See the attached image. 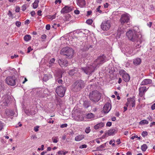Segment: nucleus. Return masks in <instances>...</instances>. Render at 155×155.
<instances>
[{
  "label": "nucleus",
  "instance_id": "1",
  "mask_svg": "<svg viewBox=\"0 0 155 155\" xmlns=\"http://www.w3.org/2000/svg\"><path fill=\"white\" fill-rule=\"evenodd\" d=\"M126 36L128 39L131 41L134 42L135 45V47L137 48L140 47L141 43V36L137 35L135 32L131 30H130L126 33Z\"/></svg>",
  "mask_w": 155,
  "mask_h": 155
},
{
  "label": "nucleus",
  "instance_id": "2",
  "mask_svg": "<svg viewBox=\"0 0 155 155\" xmlns=\"http://www.w3.org/2000/svg\"><path fill=\"white\" fill-rule=\"evenodd\" d=\"M74 52V51L72 48L67 47L63 48L61 50L60 54L66 56L67 58H71L73 56Z\"/></svg>",
  "mask_w": 155,
  "mask_h": 155
},
{
  "label": "nucleus",
  "instance_id": "3",
  "mask_svg": "<svg viewBox=\"0 0 155 155\" xmlns=\"http://www.w3.org/2000/svg\"><path fill=\"white\" fill-rule=\"evenodd\" d=\"M101 97V94L97 90L92 91L89 94V97L90 100L94 102H98Z\"/></svg>",
  "mask_w": 155,
  "mask_h": 155
},
{
  "label": "nucleus",
  "instance_id": "4",
  "mask_svg": "<svg viewBox=\"0 0 155 155\" xmlns=\"http://www.w3.org/2000/svg\"><path fill=\"white\" fill-rule=\"evenodd\" d=\"M84 84L82 80H78L76 81L73 84L72 90L75 92L80 90L84 87Z\"/></svg>",
  "mask_w": 155,
  "mask_h": 155
},
{
  "label": "nucleus",
  "instance_id": "5",
  "mask_svg": "<svg viewBox=\"0 0 155 155\" xmlns=\"http://www.w3.org/2000/svg\"><path fill=\"white\" fill-rule=\"evenodd\" d=\"M107 60L105 56L103 55L99 57L94 61L93 65L95 68L98 67L101 64L105 62Z\"/></svg>",
  "mask_w": 155,
  "mask_h": 155
},
{
  "label": "nucleus",
  "instance_id": "6",
  "mask_svg": "<svg viewBox=\"0 0 155 155\" xmlns=\"http://www.w3.org/2000/svg\"><path fill=\"white\" fill-rule=\"evenodd\" d=\"M95 68L93 64L92 65H88L85 68H83L81 69L85 74L89 75L94 71Z\"/></svg>",
  "mask_w": 155,
  "mask_h": 155
},
{
  "label": "nucleus",
  "instance_id": "7",
  "mask_svg": "<svg viewBox=\"0 0 155 155\" xmlns=\"http://www.w3.org/2000/svg\"><path fill=\"white\" fill-rule=\"evenodd\" d=\"M65 87H63L62 86L58 87L56 90L57 94L61 97L64 96L65 91Z\"/></svg>",
  "mask_w": 155,
  "mask_h": 155
},
{
  "label": "nucleus",
  "instance_id": "8",
  "mask_svg": "<svg viewBox=\"0 0 155 155\" xmlns=\"http://www.w3.org/2000/svg\"><path fill=\"white\" fill-rule=\"evenodd\" d=\"M110 27V23L109 20H105L103 21L101 25L102 29L104 31H107L109 30Z\"/></svg>",
  "mask_w": 155,
  "mask_h": 155
},
{
  "label": "nucleus",
  "instance_id": "9",
  "mask_svg": "<svg viewBox=\"0 0 155 155\" xmlns=\"http://www.w3.org/2000/svg\"><path fill=\"white\" fill-rule=\"evenodd\" d=\"M6 82L9 85L14 86L15 85V78L14 76H9L6 79Z\"/></svg>",
  "mask_w": 155,
  "mask_h": 155
},
{
  "label": "nucleus",
  "instance_id": "10",
  "mask_svg": "<svg viewBox=\"0 0 155 155\" xmlns=\"http://www.w3.org/2000/svg\"><path fill=\"white\" fill-rule=\"evenodd\" d=\"M119 73L122 76L123 80L125 81L128 82L130 80V77L125 71L124 70H121L119 71Z\"/></svg>",
  "mask_w": 155,
  "mask_h": 155
},
{
  "label": "nucleus",
  "instance_id": "11",
  "mask_svg": "<svg viewBox=\"0 0 155 155\" xmlns=\"http://www.w3.org/2000/svg\"><path fill=\"white\" fill-rule=\"evenodd\" d=\"M135 101L134 97L127 98V102L126 104V106H128L129 105L134 107H135Z\"/></svg>",
  "mask_w": 155,
  "mask_h": 155
},
{
  "label": "nucleus",
  "instance_id": "12",
  "mask_svg": "<svg viewBox=\"0 0 155 155\" xmlns=\"http://www.w3.org/2000/svg\"><path fill=\"white\" fill-rule=\"evenodd\" d=\"M129 20V17L127 14L123 15L120 19V21L121 24L122 25L124 24L125 23L128 22Z\"/></svg>",
  "mask_w": 155,
  "mask_h": 155
},
{
  "label": "nucleus",
  "instance_id": "13",
  "mask_svg": "<svg viewBox=\"0 0 155 155\" xmlns=\"http://www.w3.org/2000/svg\"><path fill=\"white\" fill-rule=\"evenodd\" d=\"M73 8V7L72 6H65L62 8L61 12L62 13H68L72 11Z\"/></svg>",
  "mask_w": 155,
  "mask_h": 155
},
{
  "label": "nucleus",
  "instance_id": "14",
  "mask_svg": "<svg viewBox=\"0 0 155 155\" xmlns=\"http://www.w3.org/2000/svg\"><path fill=\"white\" fill-rule=\"evenodd\" d=\"M111 108V106L110 104L109 103H106L104 107L103 111L104 113H107L110 110Z\"/></svg>",
  "mask_w": 155,
  "mask_h": 155
},
{
  "label": "nucleus",
  "instance_id": "15",
  "mask_svg": "<svg viewBox=\"0 0 155 155\" xmlns=\"http://www.w3.org/2000/svg\"><path fill=\"white\" fill-rule=\"evenodd\" d=\"M58 63L60 66L61 67L67 66L68 63L67 60L60 59L58 60Z\"/></svg>",
  "mask_w": 155,
  "mask_h": 155
},
{
  "label": "nucleus",
  "instance_id": "16",
  "mask_svg": "<svg viewBox=\"0 0 155 155\" xmlns=\"http://www.w3.org/2000/svg\"><path fill=\"white\" fill-rule=\"evenodd\" d=\"M74 119L78 121H82L84 120V116L81 114H77V116L74 118Z\"/></svg>",
  "mask_w": 155,
  "mask_h": 155
},
{
  "label": "nucleus",
  "instance_id": "17",
  "mask_svg": "<svg viewBox=\"0 0 155 155\" xmlns=\"http://www.w3.org/2000/svg\"><path fill=\"white\" fill-rule=\"evenodd\" d=\"M77 5L81 8H83L86 5L85 0H77Z\"/></svg>",
  "mask_w": 155,
  "mask_h": 155
},
{
  "label": "nucleus",
  "instance_id": "18",
  "mask_svg": "<svg viewBox=\"0 0 155 155\" xmlns=\"http://www.w3.org/2000/svg\"><path fill=\"white\" fill-rule=\"evenodd\" d=\"M116 132V130L115 129H110L108 130V132H107L105 135H108V136H111L114 134Z\"/></svg>",
  "mask_w": 155,
  "mask_h": 155
},
{
  "label": "nucleus",
  "instance_id": "19",
  "mask_svg": "<svg viewBox=\"0 0 155 155\" xmlns=\"http://www.w3.org/2000/svg\"><path fill=\"white\" fill-rule=\"evenodd\" d=\"M152 81L150 79H145L143 80L141 82L142 85H146L151 83Z\"/></svg>",
  "mask_w": 155,
  "mask_h": 155
},
{
  "label": "nucleus",
  "instance_id": "20",
  "mask_svg": "<svg viewBox=\"0 0 155 155\" xmlns=\"http://www.w3.org/2000/svg\"><path fill=\"white\" fill-rule=\"evenodd\" d=\"M84 137V135L79 134L76 136L75 138V140L76 141H80L83 139Z\"/></svg>",
  "mask_w": 155,
  "mask_h": 155
},
{
  "label": "nucleus",
  "instance_id": "21",
  "mask_svg": "<svg viewBox=\"0 0 155 155\" xmlns=\"http://www.w3.org/2000/svg\"><path fill=\"white\" fill-rule=\"evenodd\" d=\"M2 104L5 106H8V104L10 103V100L7 97H5L3 100Z\"/></svg>",
  "mask_w": 155,
  "mask_h": 155
},
{
  "label": "nucleus",
  "instance_id": "22",
  "mask_svg": "<svg viewBox=\"0 0 155 155\" xmlns=\"http://www.w3.org/2000/svg\"><path fill=\"white\" fill-rule=\"evenodd\" d=\"M141 59L139 58H137L134 59L133 61L134 64L135 65H138L140 64L141 63Z\"/></svg>",
  "mask_w": 155,
  "mask_h": 155
},
{
  "label": "nucleus",
  "instance_id": "23",
  "mask_svg": "<svg viewBox=\"0 0 155 155\" xmlns=\"http://www.w3.org/2000/svg\"><path fill=\"white\" fill-rule=\"evenodd\" d=\"M78 72V70L76 68H74V69L70 70L69 72V74L71 75H75V74Z\"/></svg>",
  "mask_w": 155,
  "mask_h": 155
},
{
  "label": "nucleus",
  "instance_id": "24",
  "mask_svg": "<svg viewBox=\"0 0 155 155\" xmlns=\"http://www.w3.org/2000/svg\"><path fill=\"white\" fill-rule=\"evenodd\" d=\"M104 125V124L103 123H101L95 125L94 126V128L95 129H98L103 127Z\"/></svg>",
  "mask_w": 155,
  "mask_h": 155
},
{
  "label": "nucleus",
  "instance_id": "25",
  "mask_svg": "<svg viewBox=\"0 0 155 155\" xmlns=\"http://www.w3.org/2000/svg\"><path fill=\"white\" fill-rule=\"evenodd\" d=\"M31 38V36L28 35H25L24 38V40L26 41H29Z\"/></svg>",
  "mask_w": 155,
  "mask_h": 155
},
{
  "label": "nucleus",
  "instance_id": "26",
  "mask_svg": "<svg viewBox=\"0 0 155 155\" xmlns=\"http://www.w3.org/2000/svg\"><path fill=\"white\" fill-rule=\"evenodd\" d=\"M39 2L38 0H35L33 3V7L34 8H36L37 7Z\"/></svg>",
  "mask_w": 155,
  "mask_h": 155
},
{
  "label": "nucleus",
  "instance_id": "27",
  "mask_svg": "<svg viewBox=\"0 0 155 155\" xmlns=\"http://www.w3.org/2000/svg\"><path fill=\"white\" fill-rule=\"evenodd\" d=\"M94 114L91 113L88 114L86 116V118L87 119H91L94 117Z\"/></svg>",
  "mask_w": 155,
  "mask_h": 155
},
{
  "label": "nucleus",
  "instance_id": "28",
  "mask_svg": "<svg viewBox=\"0 0 155 155\" xmlns=\"http://www.w3.org/2000/svg\"><path fill=\"white\" fill-rule=\"evenodd\" d=\"M147 148V147L146 144H143L141 146L142 150L143 151H145L146 150Z\"/></svg>",
  "mask_w": 155,
  "mask_h": 155
},
{
  "label": "nucleus",
  "instance_id": "29",
  "mask_svg": "<svg viewBox=\"0 0 155 155\" xmlns=\"http://www.w3.org/2000/svg\"><path fill=\"white\" fill-rule=\"evenodd\" d=\"M146 91V87H142L139 89V91L144 93Z\"/></svg>",
  "mask_w": 155,
  "mask_h": 155
},
{
  "label": "nucleus",
  "instance_id": "30",
  "mask_svg": "<svg viewBox=\"0 0 155 155\" xmlns=\"http://www.w3.org/2000/svg\"><path fill=\"white\" fill-rule=\"evenodd\" d=\"M139 123L140 124H147L148 123V122L147 120H144L141 121Z\"/></svg>",
  "mask_w": 155,
  "mask_h": 155
},
{
  "label": "nucleus",
  "instance_id": "31",
  "mask_svg": "<svg viewBox=\"0 0 155 155\" xmlns=\"http://www.w3.org/2000/svg\"><path fill=\"white\" fill-rule=\"evenodd\" d=\"M54 61L55 59L54 58H52L50 60L49 62V64H50L49 67H51V66L52 65V64L54 63Z\"/></svg>",
  "mask_w": 155,
  "mask_h": 155
},
{
  "label": "nucleus",
  "instance_id": "32",
  "mask_svg": "<svg viewBox=\"0 0 155 155\" xmlns=\"http://www.w3.org/2000/svg\"><path fill=\"white\" fill-rule=\"evenodd\" d=\"M48 76L47 74H45L44 75L43 78V80L45 81H48Z\"/></svg>",
  "mask_w": 155,
  "mask_h": 155
},
{
  "label": "nucleus",
  "instance_id": "33",
  "mask_svg": "<svg viewBox=\"0 0 155 155\" xmlns=\"http://www.w3.org/2000/svg\"><path fill=\"white\" fill-rule=\"evenodd\" d=\"M92 22L93 20L91 19H88L86 21V23L89 25L91 24L92 23Z\"/></svg>",
  "mask_w": 155,
  "mask_h": 155
},
{
  "label": "nucleus",
  "instance_id": "34",
  "mask_svg": "<svg viewBox=\"0 0 155 155\" xmlns=\"http://www.w3.org/2000/svg\"><path fill=\"white\" fill-rule=\"evenodd\" d=\"M90 131H91V130H90V127H87L86 128V129H85V132L86 133L88 134L90 132Z\"/></svg>",
  "mask_w": 155,
  "mask_h": 155
},
{
  "label": "nucleus",
  "instance_id": "35",
  "mask_svg": "<svg viewBox=\"0 0 155 155\" xmlns=\"http://www.w3.org/2000/svg\"><path fill=\"white\" fill-rule=\"evenodd\" d=\"M135 138H138V140H140L141 139L140 138V137H138L137 136V135H135V136H132L131 138V139L132 140H133Z\"/></svg>",
  "mask_w": 155,
  "mask_h": 155
},
{
  "label": "nucleus",
  "instance_id": "36",
  "mask_svg": "<svg viewBox=\"0 0 155 155\" xmlns=\"http://www.w3.org/2000/svg\"><path fill=\"white\" fill-rule=\"evenodd\" d=\"M87 147V145L86 144H83L81 145L79 147V148L82 149V148H86Z\"/></svg>",
  "mask_w": 155,
  "mask_h": 155
},
{
  "label": "nucleus",
  "instance_id": "37",
  "mask_svg": "<svg viewBox=\"0 0 155 155\" xmlns=\"http://www.w3.org/2000/svg\"><path fill=\"white\" fill-rule=\"evenodd\" d=\"M147 134V132L146 131H143L142 133V135L143 137L146 136Z\"/></svg>",
  "mask_w": 155,
  "mask_h": 155
},
{
  "label": "nucleus",
  "instance_id": "38",
  "mask_svg": "<svg viewBox=\"0 0 155 155\" xmlns=\"http://www.w3.org/2000/svg\"><path fill=\"white\" fill-rule=\"evenodd\" d=\"M26 9V6L25 5H24L21 7V9L23 11H25Z\"/></svg>",
  "mask_w": 155,
  "mask_h": 155
},
{
  "label": "nucleus",
  "instance_id": "39",
  "mask_svg": "<svg viewBox=\"0 0 155 155\" xmlns=\"http://www.w3.org/2000/svg\"><path fill=\"white\" fill-rule=\"evenodd\" d=\"M52 140H53V142L54 143H57L58 142V140H57V139L56 138V137H55V138H52Z\"/></svg>",
  "mask_w": 155,
  "mask_h": 155
},
{
  "label": "nucleus",
  "instance_id": "40",
  "mask_svg": "<svg viewBox=\"0 0 155 155\" xmlns=\"http://www.w3.org/2000/svg\"><path fill=\"white\" fill-rule=\"evenodd\" d=\"M21 25V23L19 21H17L16 22V25L18 27H20V26Z\"/></svg>",
  "mask_w": 155,
  "mask_h": 155
},
{
  "label": "nucleus",
  "instance_id": "41",
  "mask_svg": "<svg viewBox=\"0 0 155 155\" xmlns=\"http://www.w3.org/2000/svg\"><path fill=\"white\" fill-rule=\"evenodd\" d=\"M67 126V124H62L61 125L60 127H61L63 128L65 127H66Z\"/></svg>",
  "mask_w": 155,
  "mask_h": 155
},
{
  "label": "nucleus",
  "instance_id": "42",
  "mask_svg": "<svg viewBox=\"0 0 155 155\" xmlns=\"http://www.w3.org/2000/svg\"><path fill=\"white\" fill-rule=\"evenodd\" d=\"M39 127L38 126H36L34 127V130L35 132H37L38 130V128Z\"/></svg>",
  "mask_w": 155,
  "mask_h": 155
},
{
  "label": "nucleus",
  "instance_id": "43",
  "mask_svg": "<svg viewBox=\"0 0 155 155\" xmlns=\"http://www.w3.org/2000/svg\"><path fill=\"white\" fill-rule=\"evenodd\" d=\"M101 6H98L97 8V12H99V13H101L102 12V11L101 10H100V8Z\"/></svg>",
  "mask_w": 155,
  "mask_h": 155
},
{
  "label": "nucleus",
  "instance_id": "44",
  "mask_svg": "<svg viewBox=\"0 0 155 155\" xmlns=\"http://www.w3.org/2000/svg\"><path fill=\"white\" fill-rule=\"evenodd\" d=\"M46 28L47 30H49L50 29V25H47L46 26Z\"/></svg>",
  "mask_w": 155,
  "mask_h": 155
},
{
  "label": "nucleus",
  "instance_id": "45",
  "mask_svg": "<svg viewBox=\"0 0 155 155\" xmlns=\"http://www.w3.org/2000/svg\"><path fill=\"white\" fill-rule=\"evenodd\" d=\"M112 124V123L110 122H108L107 123L106 126L108 127H110Z\"/></svg>",
  "mask_w": 155,
  "mask_h": 155
},
{
  "label": "nucleus",
  "instance_id": "46",
  "mask_svg": "<svg viewBox=\"0 0 155 155\" xmlns=\"http://www.w3.org/2000/svg\"><path fill=\"white\" fill-rule=\"evenodd\" d=\"M74 13L76 15H78L79 14L80 12L78 10H76L74 11Z\"/></svg>",
  "mask_w": 155,
  "mask_h": 155
},
{
  "label": "nucleus",
  "instance_id": "47",
  "mask_svg": "<svg viewBox=\"0 0 155 155\" xmlns=\"http://www.w3.org/2000/svg\"><path fill=\"white\" fill-rule=\"evenodd\" d=\"M55 18V15H53L52 16H50L49 17V18L51 19V20H52Z\"/></svg>",
  "mask_w": 155,
  "mask_h": 155
},
{
  "label": "nucleus",
  "instance_id": "48",
  "mask_svg": "<svg viewBox=\"0 0 155 155\" xmlns=\"http://www.w3.org/2000/svg\"><path fill=\"white\" fill-rule=\"evenodd\" d=\"M32 49L31 48V47H29L28 48V51H27V53H29L31 51H32Z\"/></svg>",
  "mask_w": 155,
  "mask_h": 155
},
{
  "label": "nucleus",
  "instance_id": "49",
  "mask_svg": "<svg viewBox=\"0 0 155 155\" xmlns=\"http://www.w3.org/2000/svg\"><path fill=\"white\" fill-rule=\"evenodd\" d=\"M61 0H56L55 1V4H57L58 3H60L61 2Z\"/></svg>",
  "mask_w": 155,
  "mask_h": 155
},
{
  "label": "nucleus",
  "instance_id": "50",
  "mask_svg": "<svg viewBox=\"0 0 155 155\" xmlns=\"http://www.w3.org/2000/svg\"><path fill=\"white\" fill-rule=\"evenodd\" d=\"M18 55L15 54L14 55L11 56V57L12 59L14 58H17L18 57Z\"/></svg>",
  "mask_w": 155,
  "mask_h": 155
},
{
  "label": "nucleus",
  "instance_id": "51",
  "mask_svg": "<svg viewBox=\"0 0 155 155\" xmlns=\"http://www.w3.org/2000/svg\"><path fill=\"white\" fill-rule=\"evenodd\" d=\"M8 15H9V16H12L13 15L12 12L10 11V10L8 11Z\"/></svg>",
  "mask_w": 155,
  "mask_h": 155
},
{
  "label": "nucleus",
  "instance_id": "52",
  "mask_svg": "<svg viewBox=\"0 0 155 155\" xmlns=\"http://www.w3.org/2000/svg\"><path fill=\"white\" fill-rule=\"evenodd\" d=\"M46 35H45V34H44V35H41V38L42 39H45L46 38Z\"/></svg>",
  "mask_w": 155,
  "mask_h": 155
},
{
  "label": "nucleus",
  "instance_id": "53",
  "mask_svg": "<svg viewBox=\"0 0 155 155\" xmlns=\"http://www.w3.org/2000/svg\"><path fill=\"white\" fill-rule=\"evenodd\" d=\"M151 108L152 110H154L155 109V103L152 105L151 107Z\"/></svg>",
  "mask_w": 155,
  "mask_h": 155
},
{
  "label": "nucleus",
  "instance_id": "54",
  "mask_svg": "<svg viewBox=\"0 0 155 155\" xmlns=\"http://www.w3.org/2000/svg\"><path fill=\"white\" fill-rule=\"evenodd\" d=\"M35 14V12L34 11H32L31 12V14L32 16H34Z\"/></svg>",
  "mask_w": 155,
  "mask_h": 155
},
{
  "label": "nucleus",
  "instance_id": "55",
  "mask_svg": "<svg viewBox=\"0 0 155 155\" xmlns=\"http://www.w3.org/2000/svg\"><path fill=\"white\" fill-rule=\"evenodd\" d=\"M147 119L150 121H151L152 120V117L150 116L147 118Z\"/></svg>",
  "mask_w": 155,
  "mask_h": 155
},
{
  "label": "nucleus",
  "instance_id": "56",
  "mask_svg": "<svg viewBox=\"0 0 155 155\" xmlns=\"http://www.w3.org/2000/svg\"><path fill=\"white\" fill-rule=\"evenodd\" d=\"M42 12L41 10H39L38 12V14L39 16H41L42 14H41Z\"/></svg>",
  "mask_w": 155,
  "mask_h": 155
},
{
  "label": "nucleus",
  "instance_id": "57",
  "mask_svg": "<svg viewBox=\"0 0 155 155\" xmlns=\"http://www.w3.org/2000/svg\"><path fill=\"white\" fill-rule=\"evenodd\" d=\"M143 94H144V93L141 92L140 91H139V95L140 97H142L143 96Z\"/></svg>",
  "mask_w": 155,
  "mask_h": 155
},
{
  "label": "nucleus",
  "instance_id": "58",
  "mask_svg": "<svg viewBox=\"0 0 155 155\" xmlns=\"http://www.w3.org/2000/svg\"><path fill=\"white\" fill-rule=\"evenodd\" d=\"M108 5V4L107 3H106L104 5V7L105 8H107Z\"/></svg>",
  "mask_w": 155,
  "mask_h": 155
},
{
  "label": "nucleus",
  "instance_id": "59",
  "mask_svg": "<svg viewBox=\"0 0 155 155\" xmlns=\"http://www.w3.org/2000/svg\"><path fill=\"white\" fill-rule=\"evenodd\" d=\"M19 10H20V8L19 7H17L16 8V9H15V12H19Z\"/></svg>",
  "mask_w": 155,
  "mask_h": 155
},
{
  "label": "nucleus",
  "instance_id": "60",
  "mask_svg": "<svg viewBox=\"0 0 155 155\" xmlns=\"http://www.w3.org/2000/svg\"><path fill=\"white\" fill-rule=\"evenodd\" d=\"M29 23V21L28 20H27L25 21V24H28Z\"/></svg>",
  "mask_w": 155,
  "mask_h": 155
},
{
  "label": "nucleus",
  "instance_id": "61",
  "mask_svg": "<svg viewBox=\"0 0 155 155\" xmlns=\"http://www.w3.org/2000/svg\"><path fill=\"white\" fill-rule=\"evenodd\" d=\"M116 142H117V144H120V143H121L120 141V139H118L117 141Z\"/></svg>",
  "mask_w": 155,
  "mask_h": 155
},
{
  "label": "nucleus",
  "instance_id": "62",
  "mask_svg": "<svg viewBox=\"0 0 155 155\" xmlns=\"http://www.w3.org/2000/svg\"><path fill=\"white\" fill-rule=\"evenodd\" d=\"M153 125H155V121L151 123L150 124V126L151 127Z\"/></svg>",
  "mask_w": 155,
  "mask_h": 155
},
{
  "label": "nucleus",
  "instance_id": "63",
  "mask_svg": "<svg viewBox=\"0 0 155 155\" xmlns=\"http://www.w3.org/2000/svg\"><path fill=\"white\" fill-rule=\"evenodd\" d=\"M63 152V151H59L58 152V153L59 154L61 155L62 153V152Z\"/></svg>",
  "mask_w": 155,
  "mask_h": 155
},
{
  "label": "nucleus",
  "instance_id": "64",
  "mask_svg": "<svg viewBox=\"0 0 155 155\" xmlns=\"http://www.w3.org/2000/svg\"><path fill=\"white\" fill-rule=\"evenodd\" d=\"M92 13L91 11H88L87 12V15H90Z\"/></svg>",
  "mask_w": 155,
  "mask_h": 155
}]
</instances>
